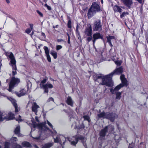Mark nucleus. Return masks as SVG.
<instances>
[{
  "mask_svg": "<svg viewBox=\"0 0 148 148\" xmlns=\"http://www.w3.org/2000/svg\"><path fill=\"white\" fill-rule=\"evenodd\" d=\"M9 57L11 60L10 61V64L12 66V74L13 75L17 74V68L16 66V61L14 57L13 54L11 52L9 53Z\"/></svg>",
  "mask_w": 148,
  "mask_h": 148,
  "instance_id": "0eeeda50",
  "label": "nucleus"
},
{
  "mask_svg": "<svg viewBox=\"0 0 148 148\" xmlns=\"http://www.w3.org/2000/svg\"><path fill=\"white\" fill-rule=\"evenodd\" d=\"M120 77L122 82V83L116 86L114 89H110V92L112 94L116 93V91H118L123 86H127V81L125 77V75H122Z\"/></svg>",
  "mask_w": 148,
  "mask_h": 148,
  "instance_id": "423d86ee",
  "label": "nucleus"
},
{
  "mask_svg": "<svg viewBox=\"0 0 148 148\" xmlns=\"http://www.w3.org/2000/svg\"><path fill=\"white\" fill-rule=\"evenodd\" d=\"M77 122H78V121H77Z\"/></svg>",
  "mask_w": 148,
  "mask_h": 148,
  "instance_id": "0e129e2a",
  "label": "nucleus"
},
{
  "mask_svg": "<svg viewBox=\"0 0 148 148\" xmlns=\"http://www.w3.org/2000/svg\"><path fill=\"white\" fill-rule=\"evenodd\" d=\"M50 53L53 56L54 59H56L57 58V53L55 51H51Z\"/></svg>",
  "mask_w": 148,
  "mask_h": 148,
  "instance_id": "a878e982",
  "label": "nucleus"
},
{
  "mask_svg": "<svg viewBox=\"0 0 148 148\" xmlns=\"http://www.w3.org/2000/svg\"><path fill=\"white\" fill-rule=\"evenodd\" d=\"M14 118V114L11 112L9 114V116L8 118V120L12 119Z\"/></svg>",
  "mask_w": 148,
  "mask_h": 148,
  "instance_id": "bb28decb",
  "label": "nucleus"
},
{
  "mask_svg": "<svg viewBox=\"0 0 148 148\" xmlns=\"http://www.w3.org/2000/svg\"><path fill=\"white\" fill-rule=\"evenodd\" d=\"M143 0H136L139 3H140L141 4L142 3V1Z\"/></svg>",
  "mask_w": 148,
  "mask_h": 148,
  "instance_id": "49530a36",
  "label": "nucleus"
},
{
  "mask_svg": "<svg viewBox=\"0 0 148 148\" xmlns=\"http://www.w3.org/2000/svg\"><path fill=\"white\" fill-rule=\"evenodd\" d=\"M44 49L46 55H49V51L48 47L46 46H44Z\"/></svg>",
  "mask_w": 148,
  "mask_h": 148,
  "instance_id": "cd10ccee",
  "label": "nucleus"
},
{
  "mask_svg": "<svg viewBox=\"0 0 148 148\" xmlns=\"http://www.w3.org/2000/svg\"><path fill=\"white\" fill-rule=\"evenodd\" d=\"M92 29L90 25L86 28L85 31V35L86 36H91L92 35Z\"/></svg>",
  "mask_w": 148,
  "mask_h": 148,
  "instance_id": "2eb2a0df",
  "label": "nucleus"
},
{
  "mask_svg": "<svg viewBox=\"0 0 148 148\" xmlns=\"http://www.w3.org/2000/svg\"><path fill=\"white\" fill-rule=\"evenodd\" d=\"M57 41L58 42H62V41H63V39H58L57 40Z\"/></svg>",
  "mask_w": 148,
  "mask_h": 148,
  "instance_id": "de8ad7c7",
  "label": "nucleus"
},
{
  "mask_svg": "<svg viewBox=\"0 0 148 148\" xmlns=\"http://www.w3.org/2000/svg\"><path fill=\"white\" fill-rule=\"evenodd\" d=\"M115 63L117 66H119L121 64V62L119 60L115 61Z\"/></svg>",
  "mask_w": 148,
  "mask_h": 148,
  "instance_id": "4c0bfd02",
  "label": "nucleus"
},
{
  "mask_svg": "<svg viewBox=\"0 0 148 148\" xmlns=\"http://www.w3.org/2000/svg\"><path fill=\"white\" fill-rule=\"evenodd\" d=\"M11 102L14 107L15 112L16 113L18 112L19 111V109L18 108V106L16 103V101L14 99H12Z\"/></svg>",
  "mask_w": 148,
  "mask_h": 148,
  "instance_id": "4be33fe9",
  "label": "nucleus"
},
{
  "mask_svg": "<svg viewBox=\"0 0 148 148\" xmlns=\"http://www.w3.org/2000/svg\"><path fill=\"white\" fill-rule=\"evenodd\" d=\"M53 145V143L49 142L46 143L42 145V148H50Z\"/></svg>",
  "mask_w": 148,
  "mask_h": 148,
  "instance_id": "5701e85b",
  "label": "nucleus"
},
{
  "mask_svg": "<svg viewBox=\"0 0 148 148\" xmlns=\"http://www.w3.org/2000/svg\"><path fill=\"white\" fill-rule=\"evenodd\" d=\"M33 25L32 24H29L30 27L31 29V30L33 28Z\"/></svg>",
  "mask_w": 148,
  "mask_h": 148,
  "instance_id": "a18cd8bd",
  "label": "nucleus"
},
{
  "mask_svg": "<svg viewBox=\"0 0 148 148\" xmlns=\"http://www.w3.org/2000/svg\"><path fill=\"white\" fill-rule=\"evenodd\" d=\"M47 79L45 78L43 80L41 81L40 84V87L41 88L44 89V93H48L49 92L48 88H53V86L51 84L47 83L46 84H44L47 81Z\"/></svg>",
  "mask_w": 148,
  "mask_h": 148,
  "instance_id": "6e6552de",
  "label": "nucleus"
},
{
  "mask_svg": "<svg viewBox=\"0 0 148 148\" xmlns=\"http://www.w3.org/2000/svg\"><path fill=\"white\" fill-rule=\"evenodd\" d=\"M68 42L69 44L70 43V39H68Z\"/></svg>",
  "mask_w": 148,
  "mask_h": 148,
  "instance_id": "6e6d98bb",
  "label": "nucleus"
},
{
  "mask_svg": "<svg viewBox=\"0 0 148 148\" xmlns=\"http://www.w3.org/2000/svg\"><path fill=\"white\" fill-rule=\"evenodd\" d=\"M121 138L118 135H116L114 137V139L116 142H119Z\"/></svg>",
  "mask_w": 148,
  "mask_h": 148,
  "instance_id": "c756f323",
  "label": "nucleus"
},
{
  "mask_svg": "<svg viewBox=\"0 0 148 148\" xmlns=\"http://www.w3.org/2000/svg\"><path fill=\"white\" fill-rule=\"evenodd\" d=\"M22 145L23 146L27 147H30L32 148L33 147H34V148H38L36 145H33V146H32L29 142H23Z\"/></svg>",
  "mask_w": 148,
  "mask_h": 148,
  "instance_id": "f3484780",
  "label": "nucleus"
},
{
  "mask_svg": "<svg viewBox=\"0 0 148 148\" xmlns=\"http://www.w3.org/2000/svg\"><path fill=\"white\" fill-rule=\"evenodd\" d=\"M8 118L7 114L0 111V121H3Z\"/></svg>",
  "mask_w": 148,
  "mask_h": 148,
  "instance_id": "aec40b11",
  "label": "nucleus"
},
{
  "mask_svg": "<svg viewBox=\"0 0 148 148\" xmlns=\"http://www.w3.org/2000/svg\"><path fill=\"white\" fill-rule=\"evenodd\" d=\"M20 82V79L17 78H16L15 77H12L10 83L9 84V88L8 89V90L13 93V92L12 90L14 87Z\"/></svg>",
  "mask_w": 148,
  "mask_h": 148,
  "instance_id": "1a4fd4ad",
  "label": "nucleus"
},
{
  "mask_svg": "<svg viewBox=\"0 0 148 148\" xmlns=\"http://www.w3.org/2000/svg\"><path fill=\"white\" fill-rule=\"evenodd\" d=\"M121 93L120 92H118L116 93V99H120L121 98Z\"/></svg>",
  "mask_w": 148,
  "mask_h": 148,
  "instance_id": "c85d7f7f",
  "label": "nucleus"
},
{
  "mask_svg": "<svg viewBox=\"0 0 148 148\" xmlns=\"http://www.w3.org/2000/svg\"><path fill=\"white\" fill-rule=\"evenodd\" d=\"M107 42L109 43V45L111 47V48L110 50V52L112 50V47L113 45L111 43V41L115 40V38L114 36H107Z\"/></svg>",
  "mask_w": 148,
  "mask_h": 148,
  "instance_id": "ddd939ff",
  "label": "nucleus"
},
{
  "mask_svg": "<svg viewBox=\"0 0 148 148\" xmlns=\"http://www.w3.org/2000/svg\"><path fill=\"white\" fill-rule=\"evenodd\" d=\"M58 25H56V26H53V27L54 28H57V27H58Z\"/></svg>",
  "mask_w": 148,
  "mask_h": 148,
  "instance_id": "5fc2aeb1",
  "label": "nucleus"
},
{
  "mask_svg": "<svg viewBox=\"0 0 148 148\" xmlns=\"http://www.w3.org/2000/svg\"><path fill=\"white\" fill-rule=\"evenodd\" d=\"M35 119L36 120V121L38 122H39V120H38V117L37 116H36L35 117Z\"/></svg>",
  "mask_w": 148,
  "mask_h": 148,
  "instance_id": "09e8293b",
  "label": "nucleus"
},
{
  "mask_svg": "<svg viewBox=\"0 0 148 148\" xmlns=\"http://www.w3.org/2000/svg\"><path fill=\"white\" fill-rule=\"evenodd\" d=\"M97 116L99 118H103L108 119L111 121H113L115 119L118 117V115L115 113H105L104 112L98 114Z\"/></svg>",
  "mask_w": 148,
  "mask_h": 148,
  "instance_id": "39448f33",
  "label": "nucleus"
},
{
  "mask_svg": "<svg viewBox=\"0 0 148 148\" xmlns=\"http://www.w3.org/2000/svg\"><path fill=\"white\" fill-rule=\"evenodd\" d=\"M106 53L105 52H102L101 54V56L103 58V60H105L106 58H105Z\"/></svg>",
  "mask_w": 148,
  "mask_h": 148,
  "instance_id": "2f4dec72",
  "label": "nucleus"
},
{
  "mask_svg": "<svg viewBox=\"0 0 148 148\" xmlns=\"http://www.w3.org/2000/svg\"><path fill=\"white\" fill-rule=\"evenodd\" d=\"M16 95L18 97H20L25 95L26 94L25 90L24 89L21 90L19 92H15Z\"/></svg>",
  "mask_w": 148,
  "mask_h": 148,
  "instance_id": "6ab92c4d",
  "label": "nucleus"
},
{
  "mask_svg": "<svg viewBox=\"0 0 148 148\" xmlns=\"http://www.w3.org/2000/svg\"><path fill=\"white\" fill-rule=\"evenodd\" d=\"M128 14V13L127 12H123L121 15L120 17L121 18H123V17L125 16H126L127 14Z\"/></svg>",
  "mask_w": 148,
  "mask_h": 148,
  "instance_id": "72a5a7b5",
  "label": "nucleus"
},
{
  "mask_svg": "<svg viewBox=\"0 0 148 148\" xmlns=\"http://www.w3.org/2000/svg\"><path fill=\"white\" fill-rule=\"evenodd\" d=\"M66 102L68 105H70L72 107L73 106V101L71 97L69 96L67 98L66 100Z\"/></svg>",
  "mask_w": 148,
  "mask_h": 148,
  "instance_id": "412c9836",
  "label": "nucleus"
},
{
  "mask_svg": "<svg viewBox=\"0 0 148 148\" xmlns=\"http://www.w3.org/2000/svg\"><path fill=\"white\" fill-rule=\"evenodd\" d=\"M47 123L48 125L51 128H53V126L51 124L48 120L47 121Z\"/></svg>",
  "mask_w": 148,
  "mask_h": 148,
  "instance_id": "ea45409f",
  "label": "nucleus"
},
{
  "mask_svg": "<svg viewBox=\"0 0 148 148\" xmlns=\"http://www.w3.org/2000/svg\"><path fill=\"white\" fill-rule=\"evenodd\" d=\"M67 35L68 36V39H70V37L69 34L68 33H67Z\"/></svg>",
  "mask_w": 148,
  "mask_h": 148,
  "instance_id": "864d4df0",
  "label": "nucleus"
},
{
  "mask_svg": "<svg viewBox=\"0 0 148 148\" xmlns=\"http://www.w3.org/2000/svg\"><path fill=\"white\" fill-rule=\"evenodd\" d=\"M0 148H1V147L0 146Z\"/></svg>",
  "mask_w": 148,
  "mask_h": 148,
  "instance_id": "e2e57ef3",
  "label": "nucleus"
},
{
  "mask_svg": "<svg viewBox=\"0 0 148 148\" xmlns=\"http://www.w3.org/2000/svg\"><path fill=\"white\" fill-rule=\"evenodd\" d=\"M74 126V128H77V129H81L82 128H84V125L83 123H82V124L80 126L79 125H77L76 123V122H75L72 125V126Z\"/></svg>",
  "mask_w": 148,
  "mask_h": 148,
  "instance_id": "b1692460",
  "label": "nucleus"
},
{
  "mask_svg": "<svg viewBox=\"0 0 148 148\" xmlns=\"http://www.w3.org/2000/svg\"><path fill=\"white\" fill-rule=\"evenodd\" d=\"M124 5L129 8L131 7V6L133 3L132 0H121Z\"/></svg>",
  "mask_w": 148,
  "mask_h": 148,
  "instance_id": "dca6fc26",
  "label": "nucleus"
},
{
  "mask_svg": "<svg viewBox=\"0 0 148 148\" xmlns=\"http://www.w3.org/2000/svg\"><path fill=\"white\" fill-rule=\"evenodd\" d=\"M53 138L55 143H59L62 146L64 145L65 141L67 140L70 142L71 145L75 146L78 140H80L83 143L84 146L86 148V145L85 143L86 139L82 136H76L71 137H67L66 138L62 135H58L56 137L53 136Z\"/></svg>",
  "mask_w": 148,
  "mask_h": 148,
  "instance_id": "f03ea898",
  "label": "nucleus"
},
{
  "mask_svg": "<svg viewBox=\"0 0 148 148\" xmlns=\"http://www.w3.org/2000/svg\"><path fill=\"white\" fill-rule=\"evenodd\" d=\"M45 6L47 7L48 5L46 3L45 4Z\"/></svg>",
  "mask_w": 148,
  "mask_h": 148,
  "instance_id": "13d9d810",
  "label": "nucleus"
},
{
  "mask_svg": "<svg viewBox=\"0 0 148 148\" xmlns=\"http://www.w3.org/2000/svg\"><path fill=\"white\" fill-rule=\"evenodd\" d=\"M40 108L39 106L37 105L36 102H34L32 104V110L35 112V114L37 115V113L38 112V109Z\"/></svg>",
  "mask_w": 148,
  "mask_h": 148,
  "instance_id": "4468645a",
  "label": "nucleus"
},
{
  "mask_svg": "<svg viewBox=\"0 0 148 148\" xmlns=\"http://www.w3.org/2000/svg\"><path fill=\"white\" fill-rule=\"evenodd\" d=\"M71 20H69L68 23V26L69 28H71Z\"/></svg>",
  "mask_w": 148,
  "mask_h": 148,
  "instance_id": "473e14b6",
  "label": "nucleus"
},
{
  "mask_svg": "<svg viewBox=\"0 0 148 148\" xmlns=\"http://www.w3.org/2000/svg\"><path fill=\"white\" fill-rule=\"evenodd\" d=\"M90 36L88 37L87 38V40L89 42L92 39L91 36Z\"/></svg>",
  "mask_w": 148,
  "mask_h": 148,
  "instance_id": "c03bdc74",
  "label": "nucleus"
},
{
  "mask_svg": "<svg viewBox=\"0 0 148 148\" xmlns=\"http://www.w3.org/2000/svg\"><path fill=\"white\" fill-rule=\"evenodd\" d=\"M47 59L48 60V61L49 62H51V58L50 56L49 55H47Z\"/></svg>",
  "mask_w": 148,
  "mask_h": 148,
  "instance_id": "e433bc0d",
  "label": "nucleus"
},
{
  "mask_svg": "<svg viewBox=\"0 0 148 148\" xmlns=\"http://www.w3.org/2000/svg\"><path fill=\"white\" fill-rule=\"evenodd\" d=\"M5 1L8 3H10L9 0H5Z\"/></svg>",
  "mask_w": 148,
  "mask_h": 148,
  "instance_id": "3c124183",
  "label": "nucleus"
},
{
  "mask_svg": "<svg viewBox=\"0 0 148 148\" xmlns=\"http://www.w3.org/2000/svg\"><path fill=\"white\" fill-rule=\"evenodd\" d=\"M129 148H132V147H129Z\"/></svg>",
  "mask_w": 148,
  "mask_h": 148,
  "instance_id": "680f3d73",
  "label": "nucleus"
},
{
  "mask_svg": "<svg viewBox=\"0 0 148 148\" xmlns=\"http://www.w3.org/2000/svg\"><path fill=\"white\" fill-rule=\"evenodd\" d=\"M93 43L94 45L96 40L99 39H103V36L102 35L99 33H97L94 34L93 35Z\"/></svg>",
  "mask_w": 148,
  "mask_h": 148,
  "instance_id": "f8f14e48",
  "label": "nucleus"
},
{
  "mask_svg": "<svg viewBox=\"0 0 148 148\" xmlns=\"http://www.w3.org/2000/svg\"><path fill=\"white\" fill-rule=\"evenodd\" d=\"M47 9L49 10H51V7L49 6H48L47 7Z\"/></svg>",
  "mask_w": 148,
  "mask_h": 148,
  "instance_id": "603ef678",
  "label": "nucleus"
},
{
  "mask_svg": "<svg viewBox=\"0 0 148 148\" xmlns=\"http://www.w3.org/2000/svg\"><path fill=\"white\" fill-rule=\"evenodd\" d=\"M5 96V95H4L3 94L1 93L0 92V96Z\"/></svg>",
  "mask_w": 148,
  "mask_h": 148,
  "instance_id": "8fccbe9b",
  "label": "nucleus"
},
{
  "mask_svg": "<svg viewBox=\"0 0 148 148\" xmlns=\"http://www.w3.org/2000/svg\"><path fill=\"white\" fill-rule=\"evenodd\" d=\"M76 31H77H77H78V25H77V27H76Z\"/></svg>",
  "mask_w": 148,
  "mask_h": 148,
  "instance_id": "4d7b16f0",
  "label": "nucleus"
},
{
  "mask_svg": "<svg viewBox=\"0 0 148 148\" xmlns=\"http://www.w3.org/2000/svg\"><path fill=\"white\" fill-rule=\"evenodd\" d=\"M83 117L84 119L85 120H87L89 122H90V120L89 117L88 116L86 115L84 116H83Z\"/></svg>",
  "mask_w": 148,
  "mask_h": 148,
  "instance_id": "7c9ffc66",
  "label": "nucleus"
},
{
  "mask_svg": "<svg viewBox=\"0 0 148 148\" xmlns=\"http://www.w3.org/2000/svg\"><path fill=\"white\" fill-rule=\"evenodd\" d=\"M19 118L16 119V120L18 121L21 122L22 121V119L21 118V116L20 115H19Z\"/></svg>",
  "mask_w": 148,
  "mask_h": 148,
  "instance_id": "79ce46f5",
  "label": "nucleus"
},
{
  "mask_svg": "<svg viewBox=\"0 0 148 148\" xmlns=\"http://www.w3.org/2000/svg\"><path fill=\"white\" fill-rule=\"evenodd\" d=\"M44 1L45 2H46V1H47V0H44Z\"/></svg>",
  "mask_w": 148,
  "mask_h": 148,
  "instance_id": "052dcab7",
  "label": "nucleus"
},
{
  "mask_svg": "<svg viewBox=\"0 0 148 148\" xmlns=\"http://www.w3.org/2000/svg\"><path fill=\"white\" fill-rule=\"evenodd\" d=\"M114 130V127L112 125L106 126L103 129L101 130L100 133V135L101 136L104 137L106 135V133L108 131H109V132H111Z\"/></svg>",
  "mask_w": 148,
  "mask_h": 148,
  "instance_id": "9d476101",
  "label": "nucleus"
},
{
  "mask_svg": "<svg viewBox=\"0 0 148 148\" xmlns=\"http://www.w3.org/2000/svg\"><path fill=\"white\" fill-rule=\"evenodd\" d=\"M46 36L45 34L43 32H41V39L42 40L45 38Z\"/></svg>",
  "mask_w": 148,
  "mask_h": 148,
  "instance_id": "f704fd0d",
  "label": "nucleus"
},
{
  "mask_svg": "<svg viewBox=\"0 0 148 148\" xmlns=\"http://www.w3.org/2000/svg\"><path fill=\"white\" fill-rule=\"evenodd\" d=\"M31 30H31L30 29H27L26 31H25V32L26 33H27L29 34V33H30L31 31Z\"/></svg>",
  "mask_w": 148,
  "mask_h": 148,
  "instance_id": "a19ab883",
  "label": "nucleus"
},
{
  "mask_svg": "<svg viewBox=\"0 0 148 148\" xmlns=\"http://www.w3.org/2000/svg\"><path fill=\"white\" fill-rule=\"evenodd\" d=\"M32 121L34 128L38 127L39 129V132L40 134V135L39 136L33 138H34L37 140H39L40 139L42 135H47V136L48 135L49 136H53V132L47 127L46 125V123L37 124L36 122H34L33 120H32Z\"/></svg>",
  "mask_w": 148,
  "mask_h": 148,
  "instance_id": "7ed1b4c3",
  "label": "nucleus"
},
{
  "mask_svg": "<svg viewBox=\"0 0 148 148\" xmlns=\"http://www.w3.org/2000/svg\"><path fill=\"white\" fill-rule=\"evenodd\" d=\"M113 9L115 12H122V9L117 5L114 6L113 7Z\"/></svg>",
  "mask_w": 148,
  "mask_h": 148,
  "instance_id": "393cba45",
  "label": "nucleus"
},
{
  "mask_svg": "<svg viewBox=\"0 0 148 148\" xmlns=\"http://www.w3.org/2000/svg\"><path fill=\"white\" fill-rule=\"evenodd\" d=\"M93 30L101 32L102 30V25L101 24V21L97 20L94 22L93 25Z\"/></svg>",
  "mask_w": 148,
  "mask_h": 148,
  "instance_id": "9b49d317",
  "label": "nucleus"
},
{
  "mask_svg": "<svg viewBox=\"0 0 148 148\" xmlns=\"http://www.w3.org/2000/svg\"><path fill=\"white\" fill-rule=\"evenodd\" d=\"M62 48V46L60 45H57L56 46V50H59Z\"/></svg>",
  "mask_w": 148,
  "mask_h": 148,
  "instance_id": "c9c22d12",
  "label": "nucleus"
},
{
  "mask_svg": "<svg viewBox=\"0 0 148 148\" xmlns=\"http://www.w3.org/2000/svg\"><path fill=\"white\" fill-rule=\"evenodd\" d=\"M20 127L19 125L17 126L14 132L19 137H22L23 135L20 133Z\"/></svg>",
  "mask_w": 148,
  "mask_h": 148,
  "instance_id": "a211bd4d",
  "label": "nucleus"
},
{
  "mask_svg": "<svg viewBox=\"0 0 148 148\" xmlns=\"http://www.w3.org/2000/svg\"><path fill=\"white\" fill-rule=\"evenodd\" d=\"M101 3H103V0H101Z\"/></svg>",
  "mask_w": 148,
  "mask_h": 148,
  "instance_id": "bf43d9fd",
  "label": "nucleus"
},
{
  "mask_svg": "<svg viewBox=\"0 0 148 148\" xmlns=\"http://www.w3.org/2000/svg\"><path fill=\"white\" fill-rule=\"evenodd\" d=\"M101 11L100 7L97 3L93 2L88 10V16L89 18H91L93 16L96 12H100Z\"/></svg>",
  "mask_w": 148,
  "mask_h": 148,
  "instance_id": "20e7f679",
  "label": "nucleus"
},
{
  "mask_svg": "<svg viewBox=\"0 0 148 148\" xmlns=\"http://www.w3.org/2000/svg\"><path fill=\"white\" fill-rule=\"evenodd\" d=\"M37 12L41 16H43V14L39 10H37Z\"/></svg>",
  "mask_w": 148,
  "mask_h": 148,
  "instance_id": "37998d69",
  "label": "nucleus"
},
{
  "mask_svg": "<svg viewBox=\"0 0 148 148\" xmlns=\"http://www.w3.org/2000/svg\"><path fill=\"white\" fill-rule=\"evenodd\" d=\"M51 101H53L54 102V99H53V98L52 97H51L49 98L48 99V100H47V102H50Z\"/></svg>",
  "mask_w": 148,
  "mask_h": 148,
  "instance_id": "58836bf2",
  "label": "nucleus"
},
{
  "mask_svg": "<svg viewBox=\"0 0 148 148\" xmlns=\"http://www.w3.org/2000/svg\"><path fill=\"white\" fill-rule=\"evenodd\" d=\"M123 71V68L121 67L116 68L113 72L110 74L103 76L102 74L96 75L93 76L94 79L95 81L98 82H102L101 84L110 87L113 85V82L112 80V77L114 75H120Z\"/></svg>",
  "mask_w": 148,
  "mask_h": 148,
  "instance_id": "f257e3e1",
  "label": "nucleus"
}]
</instances>
